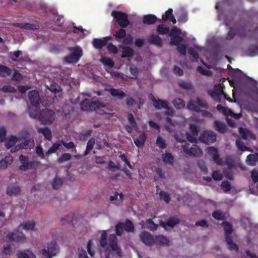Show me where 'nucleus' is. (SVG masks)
Instances as JSON below:
<instances>
[{
    "label": "nucleus",
    "mask_w": 258,
    "mask_h": 258,
    "mask_svg": "<svg viewBox=\"0 0 258 258\" xmlns=\"http://www.w3.org/2000/svg\"><path fill=\"white\" fill-rule=\"evenodd\" d=\"M207 153L212 157L214 162L218 165L223 164L222 160L220 158L218 149L214 147H209L207 148Z\"/></svg>",
    "instance_id": "obj_9"
},
{
    "label": "nucleus",
    "mask_w": 258,
    "mask_h": 258,
    "mask_svg": "<svg viewBox=\"0 0 258 258\" xmlns=\"http://www.w3.org/2000/svg\"><path fill=\"white\" fill-rule=\"evenodd\" d=\"M13 161L12 156L10 154H8L0 160V168L3 169H6L9 165L12 163Z\"/></svg>",
    "instance_id": "obj_21"
},
{
    "label": "nucleus",
    "mask_w": 258,
    "mask_h": 258,
    "mask_svg": "<svg viewBox=\"0 0 258 258\" xmlns=\"http://www.w3.org/2000/svg\"><path fill=\"white\" fill-rule=\"evenodd\" d=\"M14 26L25 30H36L39 29V25L28 23H17Z\"/></svg>",
    "instance_id": "obj_16"
},
{
    "label": "nucleus",
    "mask_w": 258,
    "mask_h": 258,
    "mask_svg": "<svg viewBox=\"0 0 258 258\" xmlns=\"http://www.w3.org/2000/svg\"><path fill=\"white\" fill-rule=\"evenodd\" d=\"M196 103L198 106H199L201 108L205 109H208L209 108V105L207 101L205 100L201 99L199 97L197 98Z\"/></svg>",
    "instance_id": "obj_52"
},
{
    "label": "nucleus",
    "mask_w": 258,
    "mask_h": 258,
    "mask_svg": "<svg viewBox=\"0 0 258 258\" xmlns=\"http://www.w3.org/2000/svg\"><path fill=\"white\" fill-rule=\"evenodd\" d=\"M240 133L242 136V138L244 140H246L248 138H251L253 140H255L256 137L254 135H253L252 133L250 132L247 130L245 128H241L240 130Z\"/></svg>",
    "instance_id": "obj_27"
},
{
    "label": "nucleus",
    "mask_w": 258,
    "mask_h": 258,
    "mask_svg": "<svg viewBox=\"0 0 258 258\" xmlns=\"http://www.w3.org/2000/svg\"><path fill=\"white\" fill-rule=\"evenodd\" d=\"M21 191V189L18 186H9L7 189V194L10 196H16Z\"/></svg>",
    "instance_id": "obj_28"
},
{
    "label": "nucleus",
    "mask_w": 258,
    "mask_h": 258,
    "mask_svg": "<svg viewBox=\"0 0 258 258\" xmlns=\"http://www.w3.org/2000/svg\"><path fill=\"white\" fill-rule=\"evenodd\" d=\"M124 224L123 223L119 222L115 226V233L117 235L121 236L122 234Z\"/></svg>",
    "instance_id": "obj_60"
},
{
    "label": "nucleus",
    "mask_w": 258,
    "mask_h": 258,
    "mask_svg": "<svg viewBox=\"0 0 258 258\" xmlns=\"http://www.w3.org/2000/svg\"><path fill=\"white\" fill-rule=\"evenodd\" d=\"M75 217H76L75 214L68 215L61 218L60 220V222L62 225L70 224L71 223L72 225H73V222L75 220Z\"/></svg>",
    "instance_id": "obj_29"
},
{
    "label": "nucleus",
    "mask_w": 258,
    "mask_h": 258,
    "mask_svg": "<svg viewBox=\"0 0 258 258\" xmlns=\"http://www.w3.org/2000/svg\"><path fill=\"white\" fill-rule=\"evenodd\" d=\"M95 145V139L91 138L87 142L86 149L85 152V155L88 154L93 149Z\"/></svg>",
    "instance_id": "obj_49"
},
{
    "label": "nucleus",
    "mask_w": 258,
    "mask_h": 258,
    "mask_svg": "<svg viewBox=\"0 0 258 258\" xmlns=\"http://www.w3.org/2000/svg\"><path fill=\"white\" fill-rule=\"evenodd\" d=\"M108 91L112 96L116 97L120 100L127 96V95L122 90L119 89L111 88L108 90Z\"/></svg>",
    "instance_id": "obj_20"
},
{
    "label": "nucleus",
    "mask_w": 258,
    "mask_h": 258,
    "mask_svg": "<svg viewBox=\"0 0 258 258\" xmlns=\"http://www.w3.org/2000/svg\"><path fill=\"white\" fill-rule=\"evenodd\" d=\"M29 99L34 107H38L40 103L39 93L37 90H33L28 92Z\"/></svg>",
    "instance_id": "obj_10"
},
{
    "label": "nucleus",
    "mask_w": 258,
    "mask_h": 258,
    "mask_svg": "<svg viewBox=\"0 0 258 258\" xmlns=\"http://www.w3.org/2000/svg\"><path fill=\"white\" fill-rule=\"evenodd\" d=\"M187 108L198 113L202 111V110L197 106L196 101H194L193 100H190L188 103Z\"/></svg>",
    "instance_id": "obj_37"
},
{
    "label": "nucleus",
    "mask_w": 258,
    "mask_h": 258,
    "mask_svg": "<svg viewBox=\"0 0 258 258\" xmlns=\"http://www.w3.org/2000/svg\"><path fill=\"white\" fill-rule=\"evenodd\" d=\"M18 139L15 136H12L6 143V147L7 149H10L13 147L15 145Z\"/></svg>",
    "instance_id": "obj_54"
},
{
    "label": "nucleus",
    "mask_w": 258,
    "mask_h": 258,
    "mask_svg": "<svg viewBox=\"0 0 258 258\" xmlns=\"http://www.w3.org/2000/svg\"><path fill=\"white\" fill-rule=\"evenodd\" d=\"M159 19L153 14H148L144 15L143 17L142 22L144 24L151 25L158 21Z\"/></svg>",
    "instance_id": "obj_17"
},
{
    "label": "nucleus",
    "mask_w": 258,
    "mask_h": 258,
    "mask_svg": "<svg viewBox=\"0 0 258 258\" xmlns=\"http://www.w3.org/2000/svg\"><path fill=\"white\" fill-rule=\"evenodd\" d=\"M183 41V38L179 36L172 37L170 39V44L171 45L176 46L178 44H179L181 42Z\"/></svg>",
    "instance_id": "obj_55"
},
{
    "label": "nucleus",
    "mask_w": 258,
    "mask_h": 258,
    "mask_svg": "<svg viewBox=\"0 0 258 258\" xmlns=\"http://www.w3.org/2000/svg\"><path fill=\"white\" fill-rule=\"evenodd\" d=\"M93 46L97 49H101L103 47L106 46L105 41L103 39L95 38L93 40Z\"/></svg>",
    "instance_id": "obj_36"
},
{
    "label": "nucleus",
    "mask_w": 258,
    "mask_h": 258,
    "mask_svg": "<svg viewBox=\"0 0 258 258\" xmlns=\"http://www.w3.org/2000/svg\"><path fill=\"white\" fill-rule=\"evenodd\" d=\"M100 244L102 247H105L107 244V234L106 231H103L101 234Z\"/></svg>",
    "instance_id": "obj_51"
},
{
    "label": "nucleus",
    "mask_w": 258,
    "mask_h": 258,
    "mask_svg": "<svg viewBox=\"0 0 258 258\" xmlns=\"http://www.w3.org/2000/svg\"><path fill=\"white\" fill-rule=\"evenodd\" d=\"M20 144L22 149H31L34 146V141L33 139H29Z\"/></svg>",
    "instance_id": "obj_40"
},
{
    "label": "nucleus",
    "mask_w": 258,
    "mask_h": 258,
    "mask_svg": "<svg viewBox=\"0 0 258 258\" xmlns=\"http://www.w3.org/2000/svg\"><path fill=\"white\" fill-rule=\"evenodd\" d=\"M222 226L225 230V235L231 234L233 229L232 225L229 222L224 221L222 223Z\"/></svg>",
    "instance_id": "obj_47"
},
{
    "label": "nucleus",
    "mask_w": 258,
    "mask_h": 258,
    "mask_svg": "<svg viewBox=\"0 0 258 258\" xmlns=\"http://www.w3.org/2000/svg\"><path fill=\"white\" fill-rule=\"evenodd\" d=\"M35 224V223L34 221H28L20 225L18 228L20 229L22 227V229L26 230H33L34 228Z\"/></svg>",
    "instance_id": "obj_38"
},
{
    "label": "nucleus",
    "mask_w": 258,
    "mask_h": 258,
    "mask_svg": "<svg viewBox=\"0 0 258 258\" xmlns=\"http://www.w3.org/2000/svg\"><path fill=\"white\" fill-rule=\"evenodd\" d=\"M216 109L220 112H222L225 115H228L230 114H233L231 110L221 104L217 105Z\"/></svg>",
    "instance_id": "obj_50"
},
{
    "label": "nucleus",
    "mask_w": 258,
    "mask_h": 258,
    "mask_svg": "<svg viewBox=\"0 0 258 258\" xmlns=\"http://www.w3.org/2000/svg\"><path fill=\"white\" fill-rule=\"evenodd\" d=\"M208 94L214 100L218 102L220 101L222 95L214 91H209Z\"/></svg>",
    "instance_id": "obj_63"
},
{
    "label": "nucleus",
    "mask_w": 258,
    "mask_h": 258,
    "mask_svg": "<svg viewBox=\"0 0 258 258\" xmlns=\"http://www.w3.org/2000/svg\"><path fill=\"white\" fill-rule=\"evenodd\" d=\"M37 131L39 133H41L44 136V138L49 141H50L52 138L51 131L48 127H38Z\"/></svg>",
    "instance_id": "obj_25"
},
{
    "label": "nucleus",
    "mask_w": 258,
    "mask_h": 258,
    "mask_svg": "<svg viewBox=\"0 0 258 258\" xmlns=\"http://www.w3.org/2000/svg\"><path fill=\"white\" fill-rule=\"evenodd\" d=\"M140 237L142 242L146 245L151 246L154 243V238L153 236L147 231L141 232Z\"/></svg>",
    "instance_id": "obj_12"
},
{
    "label": "nucleus",
    "mask_w": 258,
    "mask_h": 258,
    "mask_svg": "<svg viewBox=\"0 0 258 258\" xmlns=\"http://www.w3.org/2000/svg\"><path fill=\"white\" fill-rule=\"evenodd\" d=\"M148 41L150 44L154 45L158 47H161L162 46V40L157 35H151L148 38Z\"/></svg>",
    "instance_id": "obj_19"
},
{
    "label": "nucleus",
    "mask_w": 258,
    "mask_h": 258,
    "mask_svg": "<svg viewBox=\"0 0 258 258\" xmlns=\"http://www.w3.org/2000/svg\"><path fill=\"white\" fill-rule=\"evenodd\" d=\"M246 162L248 165L255 166L258 162V153L250 154L247 156Z\"/></svg>",
    "instance_id": "obj_26"
},
{
    "label": "nucleus",
    "mask_w": 258,
    "mask_h": 258,
    "mask_svg": "<svg viewBox=\"0 0 258 258\" xmlns=\"http://www.w3.org/2000/svg\"><path fill=\"white\" fill-rule=\"evenodd\" d=\"M61 145V141L60 142L54 143L51 147L49 148L48 150L46 153L47 155H49L50 154L55 153Z\"/></svg>",
    "instance_id": "obj_46"
},
{
    "label": "nucleus",
    "mask_w": 258,
    "mask_h": 258,
    "mask_svg": "<svg viewBox=\"0 0 258 258\" xmlns=\"http://www.w3.org/2000/svg\"><path fill=\"white\" fill-rule=\"evenodd\" d=\"M11 74V70L8 67L0 65V76L6 77L9 76Z\"/></svg>",
    "instance_id": "obj_35"
},
{
    "label": "nucleus",
    "mask_w": 258,
    "mask_h": 258,
    "mask_svg": "<svg viewBox=\"0 0 258 258\" xmlns=\"http://www.w3.org/2000/svg\"><path fill=\"white\" fill-rule=\"evenodd\" d=\"M153 99H152V102H153V105L155 108L157 109H160L161 108L169 109V103L168 101L166 100H163L162 99H156L155 98L154 96H152Z\"/></svg>",
    "instance_id": "obj_14"
},
{
    "label": "nucleus",
    "mask_w": 258,
    "mask_h": 258,
    "mask_svg": "<svg viewBox=\"0 0 258 258\" xmlns=\"http://www.w3.org/2000/svg\"><path fill=\"white\" fill-rule=\"evenodd\" d=\"M37 107H29L28 108V112L29 116L33 119H39V112L38 111V109L37 108Z\"/></svg>",
    "instance_id": "obj_32"
},
{
    "label": "nucleus",
    "mask_w": 258,
    "mask_h": 258,
    "mask_svg": "<svg viewBox=\"0 0 258 258\" xmlns=\"http://www.w3.org/2000/svg\"><path fill=\"white\" fill-rule=\"evenodd\" d=\"M127 119L130 123V124L132 125V126L135 130L137 129V122L135 119V118L134 117V115L132 113H128L127 114Z\"/></svg>",
    "instance_id": "obj_62"
},
{
    "label": "nucleus",
    "mask_w": 258,
    "mask_h": 258,
    "mask_svg": "<svg viewBox=\"0 0 258 258\" xmlns=\"http://www.w3.org/2000/svg\"><path fill=\"white\" fill-rule=\"evenodd\" d=\"M168 20L171 22L173 24H175L176 23V19L173 14V10L171 8L168 9V10L165 12V14L162 16V19H159L158 22H165Z\"/></svg>",
    "instance_id": "obj_13"
},
{
    "label": "nucleus",
    "mask_w": 258,
    "mask_h": 258,
    "mask_svg": "<svg viewBox=\"0 0 258 258\" xmlns=\"http://www.w3.org/2000/svg\"><path fill=\"white\" fill-rule=\"evenodd\" d=\"M123 28H120L118 31L113 35L115 39L118 42H120L121 39L123 40V38L126 36V31Z\"/></svg>",
    "instance_id": "obj_31"
},
{
    "label": "nucleus",
    "mask_w": 258,
    "mask_h": 258,
    "mask_svg": "<svg viewBox=\"0 0 258 258\" xmlns=\"http://www.w3.org/2000/svg\"><path fill=\"white\" fill-rule=\"evenodd\" d=\"M18 258H36L35 254L29 250L20 251L17 253Z\"/></svg>",
    "instance_id": "obj_30"
},
{
    "label": "nucleus",
    "mask_w": 258,
    "mask_h": 258,
    "mask_svg": "<svg viewBox=\"0 0 258 258\" xmlns=\"http://www.w3.org/2000/svg\"><path fill=\"white\" fill-rule=\"evenodd\" d=\"M178 85L179 87L185 90H191L193 88V86L190 82L182 81L178 82Z\"/></svg>",
    "instance_id": "obj_56"
},
{
    "label": "nucleus",
    "mask_w": 258,
    "mask_h": 258,
    "mask_svg": "<svg viewBox=\"0 0 258 258\" xmlns=\"http://www.w3.org/2000/svg\"><path fill=\"white\" fill-rule=\"evenodd\" d=\"M174 137L178 142L184 143L182 145V148L184 153L188 156L199 157L202 155L203 152L201 149L197 145H193L191 146L186 141L178 138L177 136L175 135Z\"/></svg>",
    "instance_id": "obj_1"
},
{
    "label": "nucleus",
    "mask_w": 258,
    "mask_h": 258,
    "mask_svg": "<svg viewBox=\"0 0 258 258\" xmlns=\"http://www.w3.org/2000/svg\"><path fill=\"white\" fill-rule=\"evenodd\" d=\"M118 47L122 49V57L132 58L134 56V50L132 48L122 44L119 45Z\"/></svg>",
    "instance_id": "obj_18"
},
{
    "label": "nucleus",
    "mask_w": 258,
    "mask_h": 258,
    "mask_svg": "<svg viewBox=\"0 0 258 258\" xmlns=\"http://www.w3.org/2000/svg\"><path fill=\"white\" fill-rule=\"evenodd\" d=\"M213 217L218 220H222L225 219V216L224 214L219 210H217L213 212Z\"/></svg>",
    "instance_id": "obj_59"
},
{
    "label": "nucleus",
    "mask_w": 258,
    "mask_h": 258,
    "mask_svg": "<svg viewBox=\"0 0 258 258\" xmlns=\"http://www.w3.org/2000/svg\"><path fill=\"white\" fill-rule=\"evenodd\" d=\"M124 229L128 232H133L135 230V226L132 222L130 220H126L125 222Z\"/></svg>",
    "instance_id": "obj_48"
},
{
    "label": "nucleus",
    "mask_w": 258,
    "mask_h": 258,
    "mask_svg": "<svg viewBox=\"0 0 258 258\" xmlns=\"http://www.w3.org/2000/svg\"><path fill=\"white\" fill-rule=\"evenodd\" d=\"M156 144L161 149H164L166 148V145L164 140L160 136L157 137Z\"/></svg>",
    "instance_id": "obj_57"
},
{
    "label": "nucleus",
    "mask_w": 258,
    "mask_h": 258,
    "mask_svg": "<svg viewBox=\"0 0 258 258\" xmlns=\"http://www.w3.org/2000/svg\"><path fill=\"white\" fill-rule=\"evenodd\" d=\"M236 145L237 147L238 150L241 151H251V149L250 148L245 146L244 145V143L242 141H241L240 139H237L236 141Z\"/></svg>",
    "instance_id": "obj_45"
},
{
    "label": "nucleus",
    "mask_w": 258,
    "mask_h": 258,
    "mask_svg": "<svg viewBox=\"0 0 258 258\" xmlns=\"http://www.w3.org/2000/svg\"><path fill=\"white\" fill-rule=\"evenodd\" d=\"M146 224L147 225V228L150 230L154 231L157 228V224H155L151 219H147L146 220Z\"/></svg>",
    "instance_id": "obj_58"
},
{
    "label": "nucleus",
    "mask_w": 258,
    "mask_h": 258,
    "mask_svg": "<svg viewBox=\"0 0 258 258\" xmlns=\"http://www.w3.org/2000/svg\"><path fill=\"white\" fill-rule=\"evenodd\" d=\"M154 243L160 245H165L169 244V240L166 236L163 235H159L155 237Z\"/></svg>",
    "instance_id": "obj_23"
},
{
    "label": "nucleus",
    "mask_w": 258,
    "mask_h": 258,
    "mask_svg": "<svg viewBox=\"0 0 258 258\" xmlns=\"http://www.w3.org/2000/svg\"><path fill=\"white\" fill-rule=\"evenodd\" d=\"M177 46V50L181 55L184 56L186 53L187 46L185 44L180 43Z\"/></svg>",
    "instance_id": "obj_61"
},
{
    "label": "nucleus",
    "mask_w": 258,
    "mask_h": 258,
    "mask_svg": "<svg viewBox=\"0 0 258 258\" xmlns=\"http://www.w3.org/2000/svg\"><path fill=\"white\" fill-rule=\"evenodd\" d=\"M173 104L176 109H181L185 107L184 101L179 98L175 99L173 101Z\"/></svg>",
    "instance_id": "obj_44"
},
{
    "label": "nucleus",
    "mask_w": 258,
    "mask_h": 258,
    "mask_svg": "<svg viewBox=\"0 0 258 258\" xmlns=\"http://www.w3.org/2000/svg\"><path fill=\"white\" fill-rule=\"evenodd\" d=\"M91 101L88 99H84L80 104L81 109L83 111H90Z\"/></svg>",
    "instance_id": "obj_42"
},
{
    "label": "nucleus",
    "mask_w": 258,
    "mask_h": 258,
    "mask_svg": "<svg viewBox=\"0 0 258 258\" xmlns=\"http://www.w3.org/2000/svg\"><path fill=\"white\" fill-rule=\"evenodd\" d=\"M59 248L55 241L47 244V248H43L40 251V254L45 258H52L59 252Z\"/></svg>",
    "instance_id": "obj_4"
},
{
    "label": "nucleus",
    "mask_w": 258,
    "mask_h": 258,
    "mask_svg": "<svg viewBox=\"0 0 258 258\" xmlns=\"http://www.w3.org/2000/svg\"><path fill=\"white\" fill-rule=\"evenodd\" d=\"M147 140V135L145 133L143 132L139 136L138 138L136 140L134 139L135 145L138 147H143Z\"/></svg>",
    "instance_id": "obj_22"
},
{
    "label": "nucleus",
    "mask_w": 258,
    "mask_h": 258,
    "mask_svg": "<svg viewBox=\"0 0 258 258\" xmlns=\"http://www.w3.org/2000/svg\"><path fill=\"white\" fill-rule=\"evenodd\" d=\"M63 182V181L62 178L58 177L57 176H56L53 179V182L52 183L53 188L54 189H59L60 187H61Z\"/></svg>",
    "instance_id": "obj_34"
},
{
    "label": "nucleus",
    "mask_w": 258,
    "mask_h": 258,
    "mask_svg": "<svg viewBox=\"0 0 258 258\" xmlns=\"http://www.w3.org/2000/svg\"><path fill=\"white\" fill-rule=\"evenodd\" d=\"M180 222L178 218L175 217H171L168 219L166 222L161 223V225L162 227H165L168 226L171 228H173L176 225L178 224Z\"/></svg>",
    "instance_id": "obj_24"
},
{
    "label": "nucleus",
    "mask_w": 258,
    "mask_h": 258,
    "mask_svg": "<svg viewBox=\"0 0 258 258\" xmlns=\"http://www.w3.org/2000/svg\"><path fill=\"white\" fill-rule=\"evenodd\" d=\"M108 242L110 247L115 251L116 254L119 257L122 256L121 249L117 244V239L115 235L111 234L109 236Z\"/></svg>",
    "instance_id": "obj_8"
},
{
    "label": "nucleus",
    "mask_w": 258,
    "mask_h": 258,
    "mask_svg": "<svg viewBox=\"0 0 258 258\" xmlns=\"http://www.w3.org/2000/svg\"><path fill=\"white\" fill-rule=\"evenodd\" d=\"M90 111H95L100 108L104 107L105 105L103 103L100 102L99 101H93L91 102Z\"/></svg>",
    "instance_id": "obj_39"
},
{
    "label": "nucleus",
    "mask_w": 258,
    "mask_h": 258,
    "mask_svg": "<svg viewBox=\"0 0 258 258\" xmlns=\"http://www.w3.org/2000/svg\"><path fill=\"white\" fill-rule=\"evenodd\" d=\"M181 30L176 26H173L170 30H169L168 35L171 37L179 36Z\"/></svg>",
    "instance_id": "obj_53"
},
{
    "label": "nucleus",
    "mask_w": 258,
    "mask_h": 258,
    "mask_svg": "<svg viewBox=\"0 0 258 258\" xmlns=\"http://www.w3.org/2000/svg\"><path fill=\"white\" fill-rule=\"evenodd\" d=\"M55 118V112L49 109L42 110L39 114V120L44 125L51 124Z\"/></svg>",
    "instance_id": "obj_5"
},
{
    "label": "nucleus",
    "mask_w": 258,
    "mask_h": 258,
    "mask_svg": "<svg viewBox=\"0 0 258 258\" xmlns=\"http://www.w3.org/2000/svg\"><path fill=\"white\" fill-rule=\"evenodd\" d=\"M213 128L220 134H224L228 130L227 125L223 122L219 120H215Z\"/></svg>",
    "instance_id": "obj_15"
},
{
    "label": "nucleus",
    "mask_w": 258,
    "mask_h": 258,
    "mask_svg": "<svg viewBox=\"0 0 258 258\" xmlns=\"http://www.w3.org/2000/svg\"><path fill=\"white\" fill-rule=\"evenodd\" d=\"M111 16L113 20L121 28H125L130 24L128 19V15L126 13L119 11L113 10L111 12Z\"/></svg>",
    "instance_id": "obj_3"
},
{
    "label": "nucleus",
    "mask_w": 258,
    "mask_h": 258,
    "mask_svg": "<svg viewBox=\"0 0 258 258\" xmlns=\"http://www.w3.org/2000/svg\"><path fill=\"white\" fill-rule=\"evenodd\" d=\"M169 29V28L168 27H165L164 24H160L156 28L157 33L160 35L168 34Z\"/></svg>",
    "instance_id": "obj_43"
},
{
    "label": "nucleus",
    "mask_w": 258,
    "mask_h": 258,
    "mask_svg": "<svg viewBox=\"0 0 258 258\" xmlns=\"http://www.w3.org/2000/svg\"><path fill=\"white\" fill-rule=\"evenodd\" d=\"M173 160L174 158L173 156L169 153L166 152L162 156L163 161L166 164L172 165Z\"/></svg>",
    "instance_id": "obj_41"
},
{
    "label": "nucleus",
    "mask_w": 258,
    "mask_h": 258,
    "mask_svg": "<svg viewBox=\"0 0 258 258\" xmlns=\"http://www.w3.org/2000/svg\"><path fill=\"white\" fill-rule=\"evenodd\" d=\"M216 137L217 135L214 132L207 131L201 134L200 140L204 143L210 144L216 141Z\"/></svg>",
    "instance_id": "obj_7"
},
{
    "label": "nucleus",
    "mask_w": 258,
    "mask_h": 258,
    "mask_svg": "<svg viewBox=\"0 0 258 258\" xmlns=\"http://www.w3.org/2000/svg\"><path fill=\"white\" fill-rule=\"evenodd\" d=\"M188 52L190 55V59L192 61H198L199 58V55L196 50L192 47H189L188 49Z\"/></svg>",
    "instance_id": "obj_33"
},
{
    "label": "nucleus",
    "mask_w": 258,
    "mask_h": 258,
    "mask_svg": "<svg viewBox=\"0 0 258 258\" xmlns=\"http://www.w3.org/2000/svg\"><path fill=\"white\" fill-rule=\"evenodd\" d=\"M7 238L15 242H21L25 239V236L22 232L16 231L15 232H10L7 235Z\"/></svg>",
    "instance_id": "obj_11"
},
{
    "label": "nucleus",
    "mask_w": 258,
    "mask_h": 258,
    "mask_svg": "<svg viewBox=\"0 0 258 258\" xmlns=\"http://www.w3.org/2000/svg\"><path fill=\"white\" fill-rule=\"evenodd\" d=\"M19 159L22 163L19 167V169L23 171H27L29 170H36L40 163L38 161H29L28 158L23 155L19 156Z\"/></svg>",
    "instance_id": "obj_2"
},
{
    "label": "nucleus",
    "mask_w": 258,
    "mask_h": 258,
    "mask_svg": "<svg viewBox=\"0 0 258 258\" xmlns=\"http://www.w3.org/2000/svg\"><path fill=\"white\" fill-rule=\"evenodd\" d=\"M198 165L202 172L205 174L208 173V169L206 166V163L204 160H200L198 162Z\"/></svg>",
    "instance_id": "obj_64"
},
{
    "label": "nucleus",
    "mask_w": 258,
    "mask_h": 258,
    "mask_svg": "<svg viewBox=\"0 0 258 258\" xmlns=\"http://www.w3.org/2000/svg\"><path fill=\"white\" fill-rule=\"evenodd\" d=\"M69 50L72 53L65 57V60L69 63H75L78 62L83 55L82 49L79 46L69 47Z\"/></svg>",
    "instance_id": "obj_6"
}]
</instances>
